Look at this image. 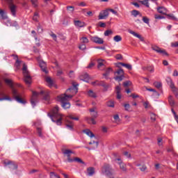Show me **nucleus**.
<instances>
[{"label": "nucleus", "instance_id": "c756f323", "mask_svg": "<svg viewBox=\"0 0 178 178\" xmlns=\"http://www.w3.org/2000/svg\"><path fill=\"white\" fill-rule=\"evenodd\" d=\"M92 86H102V87H105V83L104 82H99V81H95L91 82Z\"/></svg>", "mask_w": 178, "mask_h": 178}, {"label": "nucleus", "instance_id": "2f4dec72", "mask_svg": "<svg viewBox=\"0 0 178 178\" xmlns=\"http://www.w3.org/2000/svg\"><path fill=\"white\" fill-rule=\"evenodd\" d=\"M168 102L170 106H175V99H173V96L170 95L168 97Z\"/></svg>", "mask_w": 178, "mask_h": 178}, {"label": "nucleus", "instance_id": "13d9d810", "mask_svg": "<svg viewBox=\"0 0 178 178\" xmlns=\"http://www.w3.org/2000/svg\"><path fill=\"white\" fill-rule=\"evenodd\" d=\"M68 123L70 124L66 125L67 129H69L70 130H73L74 125L72 124V122H70L69 121Z\"/></svg>", "mask_w": 178, "mask_h": 178}, {"label": "nucleus", "instance_id": "aec40b11", "mask_svg": "<svg viewBox=\"0 0 178 178\" xmlns=\"http://www.w3.org/2000/svg\"><path fill=\"white\" fill-rule=\"evenodd\" d=\"M74 24L76 26V27H86V22H81L80 20H74Z\"/></svg>", "mask_w": 178, "mask_h": 178}, {"label": "nucleus", "instance_id": "5fc2aeb1", "mask_svg": "<svg viewBox=\"0 0 178 178\" xmlns=\"http://www.w3.org/2000/svg\"><path fill=\"white\" fill-rule=\"evenodd\" d=\"M13 90V95H14V97H19L18 96V93H17V90H16V89H15L13 86V88H11Z\"/></svg>", "mask_w": 178, "mask_h": 178}, {"label": "nucleus", "instance_id": "bb28decb", "mask_svg": "<svg viewBox=\"0 0 178 178\" xmlns=\"http://www.w3.org/2000/svg\"><path fill=\"white\" fill-rule=\"evenodd\" d=\"M0 19L2 20H6L8 19V15H6V13H5V10L0 9Z\"/></svg>", "mask_w": 178, "mask_h": 178}, {"label": "nucleus", "instance_id": "6ab92c4d", "mask_svg": "<svg viewBox=\"0 0 178 178\" xmlns=\"http://www.w3.org/2000/svg\"><path fill=\"white\" fill-rule=\"evenodd\" d=\"M79 79L80 80H82V81H86V83H88L90 80V75H88V74L87 73H84L79 76Z\"/></svg>", "mask_w": 178, "mask_h": 178}, {"label": "nucleus", "instance_id": "4d7b16f0", "mask_svg": "<svg viewBox=\"0 0 178 178\" xmlns=\"http://www.w3.org/2000/svg\"><path fill=\"white\" fill-rule=\"evenodd\" d=\"M143 20L144 23H145L146 24H149V19H148V17H143Z\"/></svg>", "mask_w": 178, "mask_h": 178}, {"label": "nucleus", "instance_id": "9b49d317", "mask_svg": "<svg viewBox=\"0 0 178 178\" xmlns=\"http://www.w3.org/2000/svg\"><path fill=\"white\" fill-rule=\"evenodd\" d=\"M108 16H109V12L108 9L102 10L99 13V15L98 16L99 20H104V19H106Z\"/></svg>", "mask_w": 178, "mask_h": 178}, {"label": "nucleus", "instance_id": "a19ab883", "mask_svg": "<svg viewBox=\"0 0 178 178\" xmlns=\"http://www.w3.org/2000/svg\"><path fill=\"white\" fill-rule=\"evenodd\" d=\"M113 40L115 42H120L122 41V36L117 35L113 38Z\"/></svg>", "mask_w": 178, "mask_h": 178}, {"label": "nucleus", "instance_id": "a878e982", "mask_svg": "<svg viewBox=\"0 0 178 178\" xmlns=\"http://www.w3.org/2000/svg\"><path fill=\"white\" fill-rule=\"evenodd\" d=\"M95 119H97V118H94V117H92L91 118H86V120L89 124H97V122H95Z\"/></svg>", "mask_w": 178, "mask_h": 178}, {"label": "nucleus", "instance_id": "338daca9", "mask_svg": "<svg viewBox=\"0 0 178 178\" xmlns=\"http://www.w3.org/2000/svg\"><path fill=\"white\" fill-rule=\"evenodd\" d=\"M124 108H125V111H129V109H130V104H124Z\"/></svg>", "mask_w": 178, "mask_h": 178}, {"label": "nucleus", "instance_id": "58836bf2", "mask_svg": "<svg viewBox=\"0 0 178 178\" xmlns=\"http://www.w3.org/2000/svg\"><path fill=\"white\" fill-rule=\"evenodd\" d=\"M73 161L74 162H78V163H82L83 165H86V163H84V161H83V160H81V159L79 157L73 159Z\"/></svg>", "mask_w": 178, "mask_h": 178}, {"label": "nucleus", "instance_id": "69168bd1", "mask_svg": "<svg viewBox=\"0 0 178 178\" xmlns=\"http://www.w3.org/2000/svg\"><path fill=\"white\" fill-rule=\"evenodd\" d=\"M140 170H141V172H145V170H147V165H142V167L140 168Z\"/></svg>", "mask_w": 178, "mask_h": 178}, {"label": "nucleus", "instance_id": "5701e85b", "mask_svg": "<svg viewBox=\"0 0 178 178\" xmlns=\"http://www.w3.org/2000/svg\"><path fill=\"white\" fill-rule=\"evenodd\" d=\"M157 12L161 15H166L168 10L165 7L160 6L157 8Z\"/></svg>", "mask_w": 178, "mask_h": 178}, {"label": "nucleus", "instance_id": "b1692460", "mask_svg": "<svg viewBox=\"0 0 178 178\" xmlns=\"http://www.w3.org/2000/svg\"><path fill=\"white\" fill-rule=\"evenodd\" d=\"M83 133L88 136V137H90V138H92V137H95L94 133H92V131H91V130L90 129H84L83 131Z\"/></svg>", "mask_w": 178, "mask_h": 178}, {"label": "nucleus", "instance_id": "c9c22d12", "mask_svg": "<svg viewBox=\"0 0 178 178\" xmlns=\"http://www.w3.org/2000/svg\"><path fill=\"white\" fill-rule=\"evenodd\" d=\"M120 65L121 66H123L124 67H126L127 69H128V70H131V69H132L131 65H130V64H126L124 63H120Z\"/></svg>", "mask_w": 178, "mask_h": 178}, {"label": "nucleus", "instance_id": "774afa93", "mask_svg": "<svg viewBox=\"0 0 178 178\" xmlns=\"http://www.w3.org/2000/svg\"><path fill=\"white\" fill-rule=\"evenodd\" d=\"M50 35L53 38V40H54V41H56V35L55 33H51Z\"/></svg>", "mask_w": 178, "mask_h": 178}, {"label": "nucleus", "instance_id": "4be33fe9", "mask_svg": "<svg viewBox=\"0 0 178 178\" xmlns=\"http://www.w3.org/2000/svg\"><path fill=\"white\" fill-rule=\"evenodd\" d=\"M46 82L47 83L48 86L50 88H52V87H54L55 86V83H54V81L49 76L46 77Z\"/></svg>", "mask_w": 178, "mask_h": 178}, {"label": "nucleus", "instance_id": "052dcab7", "mask_svg": "<svg viewBox=\"0 0 178 178\" xmlns=\"http://www.w3.org/2000/svg\"><path fill=\"white\" fill-rule=\"evenodd\" d=\"M168 16L170 19H172V20H177V18H176L173 14L168 15Z\"/></svg>", "mask_w": 178, "mask_h": 178}, {"label": "nucleus", "instance_id": "3c124183", "mask_svg": "<svg viewBox=\"0 0 178 178\" xmlns=\"http://www.w3.org/2000/svg\"><path fill=\"white\" fill-rule=\"evenodd\" d=\"M37 131L39 137H42V129L38 127L37 128Z\"/></svg>", "mask_w": 178, "mask_h": 178}, {"label": "nucleus", "instance_id": "49530a36", "mask_svg": "<svg viewBox=\"0 0 178 178\" xmlns=\"http://www.w3.org/2000/svg\"><path fill=\"white\" fill-rule=\"evenodd\" d=\"M50 178H60L56 173L51 172H50Z\"/></svg>", "mask_w": 178, "mask_h": 178}, {"label": "nucleus", "instance_id": "864d4df0", "mask_svg": "<svg viewBox=\"0 0 178 178\" xmlns=\"http://www.w3.org/2000/svg\"><path fill=\"white\" fill-rule=\"evenodd\" d=\"M108 12H111L113 15H115V16H118V11L112 9V8H108Z\"/></svg>", "mask_w": 178, "mask_h": 178}, {"label": "nucleus", "instance_id": "a211bd4d", "mask_svg": "<svg viewBox=\"0 0 178 178\" xmlns=\"http://www.w3.org/2000/svg\"><path fill=\"white\" fill-rule=\"evenodd\" d=\"M89 112L90 113V115L92 116V118H98V111H97V107L90 108Z\"/></svg>", "mask_w": 178, "mask_h": 178}, {"label": "nucleus", "instance_id": "8fccbe9b", "mask_svg": "<svg viewBox=\"0 0 178 178\" xmlns=\"http://www.w3.org/2000/svg\"><path fill=\"white\" fill-rule=\"evenodd\" d=\"M154 87H156V88H161V87H162V83H161V82H154Z\"/></svg>", "mask_w": 178, "mask_h": 178}, {"label": "nucleus", "instance_id": "f257e3e1", "mask_svg": "<svg viewBox=\"0 0 178 178\" xmlns=\"http://www.w3.org/2000/svg\"><path fill=\"white\" fill-rule=\"evenodd\" d=\"M79 83H76V82L72 83V86L70 88H68L66 91L67 94L72 95H67L66 93H64L63 95H60L58 96V101L59 102H61V106L64 109H69L70 108V103L69 102V99H72L73 98V95L77 94L79 92Z\"/></svg>", "mask_w": 178, "mask_h": 178}, {"label": "nucleus", "instance_id": "09e8293b", "mask_svg": "<svg viewBox=\"0 0 178 178\" xmlns=\"http://www.w3.org/2000/svg\"><path fill=\"white\" fill-rule=\"evenodd\" d=\"M107 106H108V108H115V102L112 101L108 102Z\"/></svg>", "mask_w": 178, "mask_h": 178}, {"label": "nucleus", "instance_id": "f03ea898", "mask_svg": "<svg viewBox=\"0 0 178 178\" xmlns=\"http://www.w3.org/2000/svg\"><path fill=\"white\" fill-rule=\"evenodd\" d=\"M42 95L43 96V99L44 101H49V92L48 90H41L40 92L33 91V95L31 99V104L34 108L35 106V102H37V98H38L39 95Z\"/></svg>", "mask_w": 178, "mask_h": 178}, {"label": "nucleus", "instance_id": "20e7f679", "mask_svg": "<svg viewBox=\"0 0 178 178\" xmlns=\"http://www.w3.org/2000/svg\"><path fill=\"white\" fill-rule=\"evenodd\" d=\"M22 72L26 84H31V76H30V74H29V70H27V65L25 63L23 64Z\"/></svg>", "mask_w": 178, "mask_h": 178}, {"label": "nucleus", "instance_id": "e433bc0d", "mask_svg": "<svg viewBox=\"0 0 178 178\" xmlns=\"http://www.w3.org/2000/svg\"><path fill=\"white\" fill-rule=\"evenodd\" d=\"M80 41H81L83 44H88L90 42V40H88V38L84 36L80 38Z\"/></svg>", "mask_w": 178, "mask_h": 178}, {"label": "nucleus", "instance_id": "0eeeda50", "mask_svg": "<svg viewBox=\"0 0 178 178\" xmlns=\"http://www.w3.org/2000/svg\"><path fill=\"white\" fill-rule=\"evenodd\" d=\"M114 74L115 76L114 79L116 81H122L124 79V71H123V69H119L114 72Z\"/></svg>", "mask_w": 178, "mask_h": 178}, {"label": "nucleus", "instance_id": "7ed1b4c3", "mask_svg": "<svg viewBox=\"0 0 178 178\" xmlns=\"http://www.w3.org/2000/svg\"><path fill=\"white\" fill-rule=\"evenodd\" d=\"M52 122L56 123L57 126L62 124V114L59 113V107L56 106L51 110V115L48 114Z\"/></svg>", "mask_w": 178, "mask_h": 178}, {"label": "nucleus", "instance_id": "473e14b6", "mask_svg": "<svg viewBox=\"0 0 178 178\" xmlns=\"http://www.w3.org/2000/svg\"><path fill=\"white\" fill-rule=\"evenodd\" d=\"M15 101H17V102H19V104H26V101H24L23 99H22L19 96H16L15 97Z\"/></svg>", "mask_w": 178, "mask_h": 178}, {"label": "nucleus", "instance_id": "4468645a", "mask_svg": "<svg viewBox=\"0 0 178 178\" xmlns=\"http://www.w3.org/2000/svg\"><path fill=\"white\" fill-rule=\"evenodd\" d=\"M4 165L5 166H8L9 165V168L11 169V170H15L17 169V165L15 164L10 161H4Z\"/></svg>", "mask_w": 178, "mask_h": 178}, {"label": "nucleus", "instance_id": "7c9ffc66", "mask_svg": "<svg viewBox=\"0 0 178 178\" xmlns=\"http://www.w3.org/2000/svg\"><path fill=\"white\" fill-rule=\"evenodd\" d=\"M132 16H134V17H137V16H140V17H141V16H143V15H141L140 13V12L138 10H133L131 12Z\"/></svg>", "mask_w": 178, "mask_h": 178}, {"label": "nucleus", "instance_id": "bf43d9fd", "mask_svg": "<svg viewBox=\"0 0 178 178\" xmlns=\"http://www.w3.org/2000/svg\"><path fill=\"white\" fill-rule=\"evenodd\" d=\"M86 48L87 47L85 44H82L79 46V49H81V51H84L85 49H86Z\"/></svg>", "mask_w": 178, "mask_h": 178}, {"label": "nucleus", "instance_id": "de8ad7c7", "mask_svg": "<svg viewBox=\"0 0 178 178\" xmlns=\"http://www.w3.org/2000/svg\"><path fill=\"white\" fill-rule=\"evenodd\" d=\"M150 119L152 120V122H155V120H156V115H155V113H151Z\"/></svg>", "mask_w": 178, "mask_h": 178}, {"label": "nucleus", "instance_id": "680f3d73", "mask_svg": "<svg viewBox=\"0 0 178 178\" xmlns=\"http://www.w3.org/2000/svg\"><path fill=\"white\" fill-rule=\"evenodd\" d=\"M171 47L172 48H178V42L171 43Z\"/></svg>", "mask_w": 178, "mask_h": 178}, {"label": "nucleus", "instance_id": "79ce46f5", "mask_svg": "<svg viewBox=\"0 0 178 178\" xmlns=\"http://www.w3.org/2000/svg\"><path fill=\"white\" fill-rule=\"evenodd\" d=\"M140 3L146 6V8H149V3L148 2V0H143L140 1Z\"/></svg>", "mask_w": 178, "mask_h": 178}, {"label": "nucleus", "instance_id": "f8f14e48", "mask_svg": "<svg viewBox=\"0 0 178 178\" xmlns=\"http://www.w3.org/2000/svg\"><path fill=\"white\" fill-rule=\"evenodd\" d=\"M90 41H92V42H95V44H104V39H102L98 36L91 37Z\"/></svg>", "mask_w": 178, "mask_h": 178}, {"label": "nucleus", "instance_id": "1a4fd4ad", "mask_svg": "<svg viewBox=\"0 0 178 178\" xmlns=\"http://www.w3.org/2000/svg\"><path fill=\"white\" fill-rule=\"evenodd\" d=\"M38 62H39V65L40 69L46 74H48V70H47V63L44 62V60H41V57H38L37 58Z\"/></svg>", "mask_w": 178, "mask_h": 178}, {"label": "nucleus", "instance_id": "4c0bfd02", "mask_svg": "<svg viewBox=\"0 0 178 178\" xmlns=\"http://www.w3.org/2000/svg\"><path fill=\"white\" fill-rule=\"evenodd\" d=\"M92 144H95V146L92 148V149H95V148H98V145H99L98 141L92 140L89 143V145H92Z\"/></svg>", "mask_w": 178, "mask_h": 178}, {"label": "nucleus", "instance_id": "423d86ee", "mask_svg": "<svg viewBox=\"0 0 178 178\" xmlns=\"http://www.w3.org/2000/svg\"><path fill=\"white\" fill-rule=\"evenodd\" d=\"M8 3V8L10 9V12L14 17H16V12H17V6L13 3V0H6Z\"/></svg>", "mask_w": 178, "mask_h": 178}, {"label": "nucleus", "instance_id": "9d476101", "mask_svg": "<svg viewBox=\"0 0 178 178\" xmlns=\"http://www.w3.org/2000/svg\"><path fill=\"white\" fill-rule=\"evenodd\" d=\"M2 88H3V83H2V80L0 79V97H5V93L2 91ZM11 101L12 99L9 97H0V101Z\"/></svg>", "mask_w": 178, "mask_h": 178}, {"label": "nucleus", "instance_id": "603ef678", "mask_svg": "<svg viewBox=\"0 0 178 178\" xmlns=\"http://www.w3.org/2000/svg\"><path fill=\"white\" fill-rule=\"evenodd\" d=\"M113 32H112L111 30H107L104 32L105 37H108V35H111V34H113Z\"/></svg>", "mask_w": 178, "mask_h": 178}, {"label": "nucleus", "instance_id": "c85d7f7f", "mask_svg": "<svg viewBox=\"0 0 178 178\" xmlns=\"http://www.w3.org/2000/svg\"><path fill=\"white\" fill-rule=\"evenodd\" d=\"M4 81L10 88H13V81H12V79H5Z\"/></svg>", "mask_w": 178, "mask_h": 178}, {"label": "nucleus", "instance_id": "37998d69", "mask_svg": "<svg viewBox=\"0 0 178 178\" xmlns=\"http://www.w3.org/2000/svg\"><path fill=\"white\" fill-rule=\"evenodd\" d=\"M67 10L69 13H73L74 12V7L72 6H67Z\"/></svg>", "mask_w": 178, "mask_h": 178}, {"label": "nucleus", "instance_id": "cd10ccee", "mask_svg": "<svg viewBox=\"0 0 178 178\" xmlns=\"http://www.w3.org/2000/svg\"><path fill=\"white\" fill-rule=\"evenodd\" d=\"M112 72H113V70L111 67H108L106 70V72L103 74V76L105 77V79H108V76H109Z\"/></svg>", "mask_w": 178, "mask_h": 178}, {"label": "nucleus", "instance_id": "2eb2a0df", "mask_svg": "<svg viewBox=\"0 0 178 178\" xmlns=\"http://www.w3.org/2000/svg\"><path fill=\"white\" fill-rule=\"evenodd\" d=\"M86 175L90 177H91V176H94V175H95V168L94 167L88 168L86 169Z\"/></svg>", "mask_w": 178, "mask_h": 178}, {"label": "nucleus", "instance_id": "ddd939ff", "mask_svg": "<svg viewBox=\"0 0 178 178\" xmlns=\"http://www.w3.org/2000/svg\"><path fill=\"white\" fill-rule=\"evenodd\" d=\"M63 154H64V155H66V156H67L68 162H70V163L74 162V160H73V159H71V158H70L71 154H74V152H73V151H72V150H70V149H65V150L63 152Z\"/></svg>", "mask_w": 178, "mask_h": 178}, {"label": "nucleus", "instance_id": "0e129e2a", "mask_svg": "<svg viewBox=\"0 0 178 178\" xmlns=\"http://www.w3.org/2000/svg\"><path fill=\"white\" fill-rule=\"evenodd\" d=\"M99 27L105 28V27H106V24H105L104 22H99Z\"/></svg>", "mask_w": 178, "mask_h": 178}, {"label": "nucleus", "instance_id": "393cba45", "mask_svg": "<svg viewBox=\"0 0 178 178\" xmlns=\"http://www.w3.org/2000/svg\"><path fill=\"white\" fill-rule=\"evenodd\" d=\"M115 91L117 94V99H122V95L120 94V91H122V88L120 86H116Z\"/></svg>", "mask_w": 178, "mask_h": 178}, {"label": "nucleus", "instance_id": "72a5a7b5", "mask_svg": "<svg viewBox=\"0 0 178 178\" xmlns=\"http://www.w3.org/2000/svg\"><path fill=\"white\" fill-rule=\"evenodd\" d=\"M88 95L91 97V98H97V94L94 91L90 90L88 91Z\"/></svg>", "mask_w": 178, "mask_h": 178}, {"label": "nucleus", "instance_id": "6e6552de", "mask_svg": "<svg viewBox=\"0 0 178 178\" xmlns=\"http://www.w3.org/2000/svg\"><path fill=\"white\" fill-rule=\"evenodd\" d=\"M152 49L155 52H157V54H161V55H163L164 56H169V54L166 52V50L161 49V47L156 46V45H152Z\"/></svg>", "mask_w": 178, "mask_h": 178}, {"label": "nucleus", "instance_id": "412c9836", "mask_svg": "<svg viewBox=\"0 0 178 178\" xmlns=\"http://www.w3.org/2000/svg\"><path fill=\"white\" fill-rule=\"evenodd\" d=\"M119 166H120V170H122V172H127V165H126V163H123V162H118Z\"/></svg>", "mask_w": 178, "mask_h": 178}, {"label": "nucleus", "instance_id": "c03bdc74", "mask_svg": "<svg viewBox=\"0 0 178 178\" xmlns=\"http://www.w3.org/2000/svg\"><path fill=\"white\" fill-rule=\"evenodd\" d=\"M31 2L32 3L33 8L38 7V0H31Z\"/></svg>", "mask_w": 178, "mask_h": 178}, {"label": "nucleus", "instance_id": "39448f33", "mask_svg": "<svg viewBox=\"0 0 178 178\" xmlns=\"http://www.w3.org/2000/svg\"><path fill=\"white\" fill-rule=\"evenodd\" d=\"M102 172L106 176H112L113 175V168L111 167V165L106 163L102 167Z\"/></svg>", "mask_w": 178, "mask_h": 178}, {"label": "nucleus", "instance_id": "6e6d98bb", "mask_svg": "<svg viewBox=\"0 0 178 178\" xmlns=\"http://www.w3.org/2000/svg\"><path fill=\"white\" fill-rule=\"evenodd\" d=\"M154 19H156L157 20H161V19H165V17L161 16L159 15H154Z\"/></svg>", "mask_w": 178, "mask_h": 178}, {"label": "nucleus", "instance_id": "ea45409f", "mask_svg": "<svg viewBox=\"0 0 178 178\" xmlns=\"http://www.w3.org/2000/svg\"><path fill=\"white\" fill-rule=\"evenodd\" d=\"M39 18H40V14L38 13H35L33 17V20L34 22H38Z\"/></svg>", "mask_w": 178, "mask_h": 178}, {"label": "nucleus", "instance_id": "a18cd8bd", "mask_svg": "<svg viewBox=\"0 0 178 178\" xmlns=\"http://www.w3.org/2000/svg\"><path fill=\"white\" fill-rule=\"evenodd\" d=\"M97 63H98L97 65L98 69H101V67L104 66V60H98Z\"/></svg>", "mask_w": 178, "mask_h": 178}, {"label": "nucleus", "instance_id": "f704fd0d", "mask_svg": "<svg viewBox=\"0 0 178 178\" xmlns=\"http://www.w3.org/2000/svg\"><path fill=\"white\" fill-rule=\"evenodd\" d=\"M12 56H13L14 59L16 60L15 65L17 66V67H19L20 66L21 61L19 60L17 55H12Z\"/></svg>", "mask_w": 178, "mask_h": 178}, {"label": "nucleus", "instance_id": "f3484780", "mask_svg": "<svg viewBox=\"0 0 178 178\" xmlns=\"http://www.w3.org/2000/svg\"><path fill=\"white\" fill-rule=\"evenodd\" d=\"M165 81L167 84L170 86V88H171V90H174L175 88H176V86H175V83H173V80H172V78L168 76Z\"/></svg>", "mask_w": 178, "mask_h": 178}, {"label": "nucleus", "instance_id": "e2e57ef3", "mask_svg": "<svg viewBox=\"0 0 178 178\" xmlns=\"http://www.w3.org/2000/svg\"><path fill=\"white\" fill-rule=\"evenodd\" d=\"M130 83H131L130 81H127L123 83V86L124 87H129V86H130Z\"/></svg>", "mask_w": 178, "mask_h": 178}, {"label": "nucleus", "instance_id": "dca6fc26", "mask_svg": "<svg viewBox=\"0 0 178 178\" xmlns=\"http://www.w3.org/2000/svg\"><path fill=\"white\" fill-rule=\"evenodd\" d=\"M128 33H129V34H131L132 35H134V37H136V38H138L140 41H142V42H144V38H143V36H141V35L136 33L134 31L128 30Z\"/></svg>", "mask_w": 178, "mask_h": 178}]
</instances>
